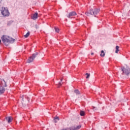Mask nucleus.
Instances as JSON below:
<instances>
[{
  "mask_svg": "<svg viewBox=\"0 0 130 130\" xmlns=\"http://www.w3.org/2000/svg\"><path fill=\"white\" fill-rule=\"evenodd\" d=\"M95 107H93V110H95Z\"/></svg>",
  "mask_w": 130,
  "mask_h": 130,
  "instance_id": "nucleus-25",
  "label": "nucleus"
},
{
  "mask_svg": "<svg viewBox=\"0 0 130 130\" xmlns=\"http://www.w3.org/2000/svg\"><path fill=\"white\" fill-rule=\"evenodd\" d=\"M28 101L29 102V100H28Z\"/></svg>",
  "mask_w": 130,
  "mask_h": 130,
  "instance_id": "nucleus-30",
  "label": "nucleus"
},
{
  "mask_svg": "<svg viewBox=\"0 0 130 130\" xmlns=\"http://www.w3.org/2000/svg\"><path fill=\"white\" fill-rule=\"evenodd\" d=\"M61 130H72V129H71V127H70V128L62 129Z\"/></svg>",
  "mask_w": 130,
  "mask_h": 130,
  "instance_id": "nucleus-21",
  "label": "nucleus"
},
{
  "mask_svg": "<svg viewBox=\"0 0 130 130\" xmlns=\"http://www.w3.org/2000/svg\"><path fill=\"white\" fill-rule=\"evenodd\" d=\"M35 27L36 28V29H37V25H35Z\"/></svg>",
  "mask_w": 130,
  "mask_h": 130,
  "instance_id": "nucleus-26",
  "label": "nucleus"
},
{
  "mask_svg": "<svg viewBox=\"0 0 130 130\" xmlns=\"http://www.w3.org/2000/svg\"><path fill=\"white\" fill-rule=\"evenodd\" d=\"M100 56L104 57V56H105V53H104V51L102 50L101 51V53L100 54Z\"/></svg>",
  "mask_w": 130,
  "mask_h": 130,
  "instance_id": "nucleus-13",
  "label": "nucleus"
},
{
  "mask_svg": "<svg viewBox=\"0 0 130 130\" xmlns=\"http://www.w3.org/2000/svg\"><path fill=\"white\" fill-rule=\"evenodd\" d=\"M30 35V32H27L26 35H24L25 38H27V37Z\"/></svg>",
  "mask_w": 130,
  "mask_h": 130,
  "instance_id": "nucleus-17",
  "label": "nucleus"
},
{
  "mask_svg": "<svg viewBox=\"0 0 130 130\" xmlns=\"http://www.w3.org/2000/svg\"><path fill=\"white\" fill-rule=\"evenodd\" d=\"M56 119L57 120H59V118L58 117H55L54 118V122L56 123L57 122V121H56Z\"/></svg>",
  "mask_w": 130,
  "mask_h": 130,
  "instance_id": "nucleus-16",
  "label": "nucleus"
},
{
  "mask_svg": "<svg viewBox=\"0 0 130 130\" xmlns=\"http://www.w3.org/2000/svg\"><path fill=\"white\" fill-rule=\"evenodd\" d=\"M99 12H100V9H95L94 10H93L91 9H90L89 12H85V14L86 15V16H87L88 17H90V15L96 17V15H97L99 13Z\"/></svg>",
  "mask_w": 130,
  "mask_h": 130,
  "instance_id": "nucleus-2",
  "label": "nucleus"
},
{
  "mask_svg": "<svg viewBox=\"0 0 130 130\" xmlns=\"http://www.w3.org/2000/svg\"><path fill=\"white\" fill-rule=\"evenodd\" d=\"M62 82V78L60 79V81L59 82V85H60V86H61V85H62V83H61Z\"/></svg>",
  "mask_w": 130,
  "mask_h": 130,
  "instance_id": "nucleus-20",
  "label": "nucleus"
},
{
  "mask_svg": "<svg viewBox=\"0 0 130 130\" xmlns=\"http://www.w3.org/2000/svg\"><path fill=\"white\" fill-rule=\"evenodd\" d=\"M21 98H22V101L24 102V97L23 95L21 96Z\"/></svg>",
  "mask_w": 130,
  "mask_h": 130,
  "instance_id": "nucleus-24",
  "label": "nucleus"
},
{
  "mask_svg": "<svg viewBox=\"0 0 130 130\" xmlns=\"http://www.w3.org/2000/svg\"><path fill=\"white\" fill-rule=\"evenodd\" d=\"M2 1L3 0H0V4H1V3H2Z\"/></svg>",
  "mask_w": 130,
  "mask_h": 130,
  "instance_id": "nucleus-28",
  "label": "nucleus"
},
{
  "mask_svg": "<svg viewBox=\"0 0 130 130\" xmlns=\"http://www.w3.org/2000/svg\"><path fill=\"white\" fill-rule=\"evenodd\" d=\"M37 55H38V52H36V53L32 54V56L29 57V58L28 59L27 62L28 63H30L33 62V60L35 59V58L36 57V56H37Z\"/></svg>",
  "mask_w": 130,
  "mask_h": 130,
  "instance_id": "nucleus-5",
  "label": "nucleus"
},
{
  "mask_svg": "<svg viewBox=\"0 0 130 130\" xmlns=\"http://www.w3.org/2000/svg\"><path fill=\"white\" fill-rule=\"evenodd\" d=\"M74 93H75V94H76V95H80V94H81V92L78 89H75L74 90Z\"/></svg>",
  "mask_w": 130,
  "mask_h": 130,
  "instance_id": "nucleus-11",
  "label": "nucleus"
},
{
  "mask_svg": "<svg viewBox=\"0 0 130 130\" xmlns=\"http://www.w3.org/2000/svg\"><path fill=\"white\" fill-rule=\"evenodd\" d=\"M118 51H119V47L118 46H116L115 53H118Z\"/></svg>",
  "mask_w": 130,
  "mask_h": 130,
  "instance_id": "nucleus-14",
  "label": "nucleus"
},
{
  "mask_svg": "<svg viewBox=\"0 0 130 130\" xmlns=\"http://www.w3.org/2000/svg\"><path fill=\"white\" fill-rule=\"evenodd\" d=\"M93 54H94V53H91V55H93Z\"/></svg>",
  "mask_w": 130,
  "mask_h": 130,
  "instance_id": "nucleus-27",
  "label": "nucleus"
},
{
  "mask_svg": "<svg viewBox=\"0 0 130 130\" xmlns=\"http://www.w3.org/2000/svg\"><path fill=\"white\" fill-rule=\"evenodd\" d=\"M85 76H87L86 77V79H89L90 78V74L89 73H86Z\"/></svg>",
  "mask_w": 130,
  "mask_h": 130,
  "instance_id": "nucleus-18",
  "label": "nucleus"
},
{
  "mask_svg": "<svg viewBox=\"0 0 130 130\" xmlns=\"http://www.w3.org/2000/svg\"><path fill=\"white\" fill-rule=\"evenodd\" d=\"M2 43V40H0V44Z\"/></svg>",
  "mask_w": 130,
  "mask_h": 130,
  "instance_id": "nucleus-29",
  "label": "nucleus"
},
{
  "mask_svg": "<svg viewBox=\"0 0 130 130\" xmlns=\"http://www.w3.org/2000/svg\"><path fill=\"white\" fill-rule=\"evenodd\" d=\"M70 127L71 130H79L81 127H82V126L81 125H79L78 126L74 125Z\"/></svg>",
  "mask_w": 130,
  "mask_h": 130,
  "instance_id": "nucleus-7",
  "label": "nucleus"
},
{
  "mask_svg": "<svg viewBox=\"0 0 130 130\" xmlns=\"http://www.w3.org/2000/svg\"><path fill=\"white\" fill-rule=\"evenodd\" d=\"M22 106L23 107H26V105L24 104V103H22Z\"/></svg>",
  "mask_w": 130,
  "mask_h": 130,
  "instance_id": "nucleus-22",
  "label": "nucleus"
},
{
  "mask_svg": "<svg viewBox=\"0 0 130 130\" xmlns=\"http://www.w3.org/2000/svg\"><path fill=\"white\" fill-rule=\"evenodd\" d=\"M74 16H77V13L75 11H72L69 13L67 17L68 18H72V17H74Z\"/></svg>",
  "mask_w": 130,
  "mask_h": 130,
  "instance_id": "nucleus-6",
  "label": "nucleus"
},
{
  "mask_svg": "<svg viewBox=\"0 0 130 130\" xmlns=\"http://www.w3.org/2000/svg\"><path fill=\"white\" fill-rule=\"evenodd\" d=\"M1 11V14L4 16V17H7L10 15V12H9L8 8L6 7H2V9Z\"/></svg>",
  "mask_w": 130,
  "mask_h": 130,
  "instance_id": "nucleus-4",
  "label": "nucleus"
},
{
  "mask_svg": "<svg viewBox=\"0 0 130 130\" xmlns=\"http://www.w3.org/2000/svg\"><path fill=\"white\" fill-rule=\"evenodd\" d=\"M1 39L6 46H9L10 43H14L16 41V40L12 38L10 39V37L6 35H3Z\"/></svg>",
  "mask_w": 130,
  "mask_h": 130,
  "instance_id": "nucleus-1",
  "label": "nucleus"
},
{
  "mask_svg": "<svg viewBox=\"0 0 130 130\" xmlns=\"http://www.w3.org/2000/svg\"><path fill=\"white\" fill-rule=\"evenodd\" d=\"M80 114L81 116H84L85 115V112H84L83 111H80Z\"/></svg>",
  "mask_w": 130,
  "mask_h": 130,
  "instance_id": "nucleus-15",
  "label": "nucleus"
},
{
  "mask_svg": "<svg viewBox=\"0 0 130 130\" xmlns=\"http://www.w3.org/2000/svg\"><path fill=\"white\" fill-rule=\"evenodd\" d=\"M2 85V86H4V87H7V83H6V81H5V80H3L2 82H1Z\"/></svg>",
  "mask_w": 130,
  "mask_h": 130,
  "instance_id": "nucleus-12",
  "label": "nucleus"
},
{
  "mask_svg": "<svg viewBox=\"0 0 130 130\" xmlns=\"http://www.w3.org/2000/svg\"><path fill=\"white\" fill-rule=\"evenodd\" d=\"M56 85H57L58 88H59V87H60V86H61V85H59V83L58 84H56Z\"/></svg>",
  "mask_w": 130,
  "mask_h": 130,
  "instance_id": "nucleus-23",
  "label": "nucleus"
},
{
  "mask_svg": "<svg viewBox=\"0 0 130 130\" xmlns=\"http://www.w3.org/2000/svg\"><path fill=\"white\" fill-rule=\"evenodd\" d=\"M38 18V13L36 12L34 14L32 17V20H36Z\"/></svg>",
  "mask_w": 130,
  "mask_h": 130,
  "instance_id": "nucleus-9",
  "label": "nucleus"
},
{
  "mask_svg": "<svg viewBox=\"0 0 130 130\" xmlns=\"http://www.w3.org/2000/svg\"><path fill=\"white\" fill-rule=\"evenodd\" d=\"M121 70L123 73L122 75H124L125 76H129L130 74V68L128 67L126 68L123 67L121 68Z\"/></svg>",
  "mask_w": 130,
  "mask_h": 130,
  "instance_id": "nucleus-3",
  "label": "nucleus"
},
{
  "mask_svg": "<svg viewBox=\"0 0 130 130\" xmlns=\"http://www.w3.org/2000/svg\"><path fill=\"white\" fill-rule=\"evenodd\" d=\"M7 121H8V123H10L12 122V118L11 117H7L6 118Z\"/></svg>",
  "mask_w": 130,
  "mask_h": 130,
  "instance_id": "nucleus-10",
  "label": "nucleus"
},
{
  "mask_svg": "<svg viewBox=\"0 0 130 130\" xmlns=\"http://www.w3.org/2000/svg\"><path fill=\"white\" fill-rule=\"evenodd\" d=\"M55 32H57V33H58L59 31V28L55 27Z\"/></svg>",
  "mask_w": 130,
  "mask_h": 130,
  "instance_id": "nucleus-19",
  "label": "nucleus"
},
{
  "mask_svg": "<svg viewBox=\"0 0 130 130\" xmlns=\"http://www.w3.org/2000/svg\"><path fill=\"white\" fill-rule=\"evenodd\" d=\"M5 91H6V89L2 86H0V95L4 94V93H5Z\"/></svg>",
  "mask_w": 130,
  "mask_h": 130,
  "instance_id": "nucleus-8",
  "label": "nucleus"
}]
</instances>
